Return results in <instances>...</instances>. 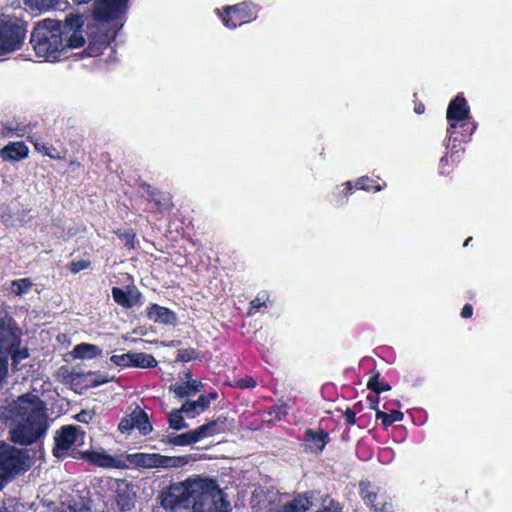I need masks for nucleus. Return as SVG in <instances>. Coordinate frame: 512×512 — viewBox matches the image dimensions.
Masks as SVG:
<instances>
[{
  "label": "nucleus",
  "mask_w": 512,
  "mask_h": 512,
  "mask_svg": "<svg viewBox=\"0 0 512 512\" xmlns=\"http://www.w3.org/2000/svg\"><path fill=\"white\" fill-rule=\"evenodd\" d=\"M82 16L69 15L64 22L54 19L39 21L34 27L30 43L38 57L54 62L67 49H76L85 44Z\"/></svg>",
  "instance_id": "nucleus-1"
},
{
  "label": "nucleus",
  "mask_w": 512,
  "mask_h": 512,
  "mask_svg": "<svg viewBox=\"0 0 512 512\" xmlns=\"http://www.w3.org/2000/svg\"><path fill=\"white\" fill-rule=\"evenodd\" d=\"M45 410L44 402L37 395L27 393L18 397L10 406L15 422L11 430L13 442L29 445L39 440L48 428Z\"/></svg>",
  "instance_id": "nucleus-2"
},
{
  "label": "nucleus",
  "mask_w": 512,
  "mask_h": 512,
  "mask_svg": "<svg viewBox=\"0 0 512 512\" xmlns=\"http://www.w3.org/2000/svg\"><path fill=\"white\" fill-rule=\"evenodd\" d=\"M129 0H97L94 4V17L101 23L110 25L107 34L90 43L85 49V54L89 57L100 55L103 49L107 48L114 40L117 31L123 26Z\"/></svg>",
  "instance_id": "nucleus-3"
},
{
  "label": "nucleus",
  "mask_w": 512,
  "mask_h": 512,
  "mask_svg": "<svg viewBox=\"0 0 512 512\" xmlns=\"http://www.w3.org/2000/svg\"><path fill=\"white\" fill-rule=\"evenodd\" d=\"M448 121L447 148L457 147V142H466L477 128L476 123L470 126V108L462 94H458L448 105L446 112Z\"/></svg>",
  "instance_id": "nucleus-4"
},
{
  "label": "nucleus",
  "mask_w": 512,
  "mask_h": 512,
  "mask_svg": "<svg viewBox=\"0 0 512 512\" xmlns=\"http://www.w3.org/2000/svg\"><path fill=\"white\" fill-rule=\"evenodd\" d=\"M203 480L195 478L171 484L161 494V505L173 512H191L199 492L202 491Z\"/></svg>",
  "instance_id": "nucleus-5"
},
{
  "label": "nucleus",
  "mask_w": 512,
  "mask_h": 512,
  "mask_svg": "<svg viewBox=\"0 0 512 512\" xmlns=\"http://www.w3.org/2000/svg\"><path fill=\"white\" fill-rule=\"evenodd\" d=\"M202 491L199 492L192 512H230V502L225 498L224 492L216 481L204 479Z\"/></svg>",
  "instance_id": "nucleus-6"
},
{
  "label": "nucleus",
  "mask_w": 512,
  "mask_h": 512,
  "mask_svg": "<svg viewBox=\"0 0 512 512\" xmlns=\"http://www.w3.org/2000/svg\"><path fill=\"white\" fill-rule=\"evenodd\" d=\"M259 11L260 6L252 1H243L235 5L215 9L223 25L231 30L255 21Z\"/></svg>",
  "instance_id": "nucleus-7"
},
{
  "label": "nucleus",
  "mask_w": 512,
  "mask_h": 512,
  "mask_svg": "<svg viewBox=\"0 0 512 512\" xmlns=\"http://www.w3.org/2000/svg\"><path fill=\"white\" fill-rule=\"evenodd\" d=\"M29 468L26 453L8 444H0V489L15 475Z\"/></svg>",
  "instance_id": "nucleus-8"
},
{
  "label": "nucleus",
  "mask_w": 512,
  "mask_h": 512,
  "mask_svg": "<svg viewBox=\"0 0 512 512\" xmlns=\"http://www.w3.org/2000/svg\"><path fill=\"white\" fill-rule=\"evenodd\" d=\"M130 464L145 468H180L189 462L188 456H165L159 453H134L127 456Z\"/></svg>",
  "instance_id": "nucleus-9"
},
{
  "label": "nucleus",
  "mask_w": 512,
  "mask_h": 512,
  "mask_svg": "<svg viewBox=\"0 0 512 512\" xmlns=\"http://www.w3.org/2000/svg\"><path fill=\"white\" fill-rule=\"evenodd\" d=\"M26 29L16 18H0V56L21 48Z\"/></svg>",
  "instance_id": "nucleus-10"
},
{
  "label": "nucleus",
  "mask_w": 512,
  "mask_h": 512,
  "mask_svg": "<svg viewBox=\"0 0 512 512\" xmlns=\"http://www.w3.org/2000/svg\"><path fill=\"white\" fill-rule=\"evenodd\" d=\"M11 324V319L7 316L0 319V390L4 387L8 375L9 351L18 343Z\"/></svg>",
  "instance_id": "nucleus-11"
},
{
  "label": "nucleus",
  "mask_w": 512,
  "mask_h": 512,
  "mask_svg": "<svg viewBox=\"0 0 512 512\" xmlns=\"http://www.w3.org/2000/svg\"><path fill=\"white\" fill-rule=\"evenodd\" d=\"M53 454L57 458L63 457L73 446H80L84 443V432L74 426L62 427L55 437Z\"/></svg>",
  "instance_id": "nucleus-12"
},
{
  "label": "nucleus",
  "mask_w": 512,
  "mask_h": 512,
  "mask_svg": "<svg viewBox=\"0 0 512 512\" xmlns=\"http://www.w3.org/2000/svg\"><path fill=\"white\" fill-rule=\"evenodd\" d=\"M360 495L366 505L373 508L374 512H392V504L388 503L379 488L368 481L359 483Z\"/></svg>",
  "instance_id": "nucleus-13"
},
{
  "label": "nucleus",
  "mask_w": 512,
  "mask_h": 512,
  "mask_svg": "<svg viewBox=\"0 0 512 512\" xmlns=\"http://www.w3.org/2000/svg\"><path fill=\"white\" fill-rule=\"evenodd\" d=\"M312 496L309 493L298 494L286 502H270L267 512H308L312 506Z\"/></svg>",
  "instance_id": "nucleus-14"
},
{
  "label": "nucleus",
  "mask_w": 512,
  "mask_h": 512,
  "mask_svg": "<svg viewBox=\"0 0 512 512\" xmlns=\"http://www.w3.org/2000/svg\"><path fill=\"white\" fill-rule=\"evenodd\" d=\"M115 493L116 504L121 511H130L134 508L136 492L133 485H130L125 480H118Z\"/></svg>",
  "instance_id": "nucleus-15"
},
{
  "label": "nucleus",
  "mask_w": 512,
  "mask_h": 512,
  "mask_svg": "<svg viewBox=\"0 0 512 512\" xmlns=\"http://www.w3.org/2000/svg\"><path fill=\"white\" fill-rule=\"evenodd\" d=\"M83 458L90 464L102 468H118L121 463L120 460L107 454L104 450L84 452Z\"/></svg>",
  "instance_id": "nucleus-16"
},
{
  "label": "nucleus",
  "mask_w": 512,
  "mask_h": 512,
  "mask_svg": "<svg viewBox=\"0 0 512 512\" xmlns=\"http://www.w3.org/2000/svg\"><path fill=\"white\" fill-rule=\"evenodd\" d=\"M114 301L124 308H131L139 302L141 294L135 287H127L126 290L118 287L112 288Z\"/></svg>",
  "instance_id": "nucleus-17"
},
{
  "label": "nucleus",
  "mask_w": 512,
  "mask_h": 512,
  "mask_svg": "<svg viewBox=\"0 0 512 512\" xmlns=\"http://www.w3.org/2000/svg\"><path fill=\"white\" fill-rule=\"evenodd\" d=\"M147 317L155 323L165 325H174L177 322L176 314L172 310L158 304H150L147 308Z\"/></svg>",
  "instance_id": "nucleus-18"
},
{
  "label": "nucleus",
  "mask_w": 512,
  "mask_h": 512,
  "mask_svg": "<svg viewBox=\"0 0 512 512\" xmlns=\"http://www.w3.org/2000/svg\"><path fill=\"white\" fill-rule=\"evenodd\" d=\"M226 420V417L220 416L196 428L195 432L198 442L205 438L224 433L227 430Z\"/></svg>",
  "instance_id": "nucleus-19"
},
{
  "label": "nucleus",
  "mask_w": 512,
  "mask_h": 512,
  "mask_svg": "<svg viewBox=\"0 0 512 512\" xmlns=\"http://www.w3.org/2000/svg\"><path fill=\"white\" fill-rule=\"evenodd\" d=\"M329 441V435L327 432L320 430L315 432L311 429H308L305 432V445L306 448L311 453H320L325 448L326 444Z\"/></svg>",
  "instance_id": "nucleus-20"
},
{
  "label": "nucleus",
  "mask_w": 512,
  "mask_h": 512,
  "mask_svg": "<svg viewBox=\"0 0 512 512\" xmlns=\"http://www.w3.org/2000/svg\"><path fill=\"white\" fill-rule=\"evenodd\" d=\"M3 160L19 161L28 155V147L23 142H12L1 149Z\"/></svg>",
  "instance_id": "nucleus-21"
},
{
  "label": "nucleus",
  "mask_w": 512,
  "mask_h": 512,
  "mask_svg": "<svg viewBox=\"0 0 512 512\" xmlns=\"http://www.w3.org/2000/svg\"><path fill=\"white\" fill-rule=\"evenodd\" d=\"M188 381L183 384H174L170 387V389L175 393L179 398L188 397L196 394L201 391L204 387L203 383L198 380H191V374L187 373Z\"/></svg>",
  "instance_id": "nucleus-22"
},
{
  "label": "nucleus",
  "mask_w": 512,
  "mask_h": 512,
  "mask_svg": "<svg viewBox=\"0 0 512 512\" xmlns=\"http://www.w3.org/2000/svg\"><path fill=\"white\" fill-rule=\"evenodd\" d=\"M102 354V349L94 344L81 343L74 346L72 355L78 359H93Z\"/></svg>",
  "instance_id": "nucleus-23"
},
{
  "label": "nucleus",
  "mask_w": 512,
  "mask_h": 512,
  "mask_svg": "<svg viewBox=\"0 0 512 512\" xmlns=\"http://www.w3.org/2000/svg\"><path fill=\"white\" fill-rule=\"evenodd\" d=\"M210 405V400L207 396L201 395L196 401H186L182 405V411L189 417H194L206 410Z\"/></svg>",
  "instance_id": "nucleus-24"
},
{
  "label": "nucleus",
  "mask_w": 512,
  "mask_h": 512,
  "mask_svg": "<svg viewBox=\"0 0 512 512\" xmlns=\"http://www.w3.org/2000/svg\"><path fill=\"white\" fill-rule=\"evenodd\" d=\"M198 442L195 429L182 433L167 435L165 443L174 446H187Z\"/></svg>",
  "instance_id": "nucleus-25"
},
{
  "label": "nucleus",
  "mask_w": 512,
  "mask_h": 512,
  "mask_svg": "<svg viewBox=\"0 0 512 512\" xmlns=\"http://www.w3.org/2000/svg\"><path fill=\"white\" fill-rule=\"evenodd\" d=\"M131 367L154 368L157 360L151 355L143 352H131Z\"/></svg>",
  "instance_id": "nucleus-26"
},
{
  "label": "nucleus",
  "mask_w": 512,
  "mask_h": 512,
  "mask_svg": "<svg viewBox=\"0 0 512 512\" xmlns=\"http://www.w3.org/2000/svg\"><path fill=\"white\" fill-rule=\"evenodd\" d=\"M133 418L135 428L138 429L142 435H147L152 431V425L148 419L147 414L144 411H134Z\"/></svg>",
  "instance_id": "nucleus-27"
},
{
  "label": "nucleus",
  "mask_w": 512,
  "mask_h": 512,
  "mask_svg": "<svg viewBox=\"0 0 512 512\" xmlns=\"http://www.w3.org/2000/svg\"><path fill=\"white\" fill-rule=\"evenodd\" d=\"M403 413L398 410H393L390 413H385L381 410H376V419L381 420L382 424L385 427L392 425L395 422H400L403 420Z\"/></svg>",
  "instance_id": "nucleus-28"
},
{
  "label": "nucleus",
  "mask_w": 512,
  "mask_h": 512,
  "mask_svg": "<svg viewBox=\"0 0 512 512\" xmlns=\"http://www.w3.org/2000/svg\"><path fill=\"white\" fill-rule=\"evenodd\" d=\"M31 141L33 142L34 147L38 152L46 156H49L52 159L62 158L61 153L51 145H48L47 143L40 141L39 139L31 138Z\"/></svg>",
  "instance_id": "nucleus-29"
},
{
  "label": "nucleus",
  "mask_w": 512,
  "mask_h": 512,
  "mask_svg": "<svg viewBox=\"0 0 512 512\" xmlns=\"http://www.w3.org/2000/svg\"><path fill=\"white\" fill-rule=\"evenodd\" d=\"M373 182V179H371L370 177L362 176L355 181L354 186L358 190H364L367 192L373 191L375 193L383 190L384 187L386 186L372 185Z\"/></svg>",
  "instance_id": "nucleus-30"
},
{
  "label": "nucleus",
  "mask_w": 512,
  "mask_h": 512,
  "mask_svg": "<svg viewBox=\"0 0 512 512\" xmlns=\"http://www.w3.org/2000/svg\"><path fill=\"white\" fill-rule=\"evenodd\" d=\"M9 318L11 319V323H12L11 325L14 329L15 334H16V336H18L16 327H15V323L11 317H9ZM17 339H19V337H17ZM19 343H20V340H18V343L9 351V355L12 354V360H13L14 366H16L21 360L26 359L29 356L28 350L26 348H23V349L18 348Z\"/></svg>",
  "instance_id": "nucleus-31"
},
{
  "label": "nucleus",
  "mask_w": 512,
  "mask_h": 512,
  "mask_svg": "<svg viewBox=\"0 0 512 512\" xmlns=\"http://www.w3.org/2000/svg\"><path fill=\"white\" fill-rule=\"evenodd\" d=\"M181 409L172 410L169 414V426L174 430H182L188 428V424L185 422Z\"/></svg>",
  "instance_id": "nucleus-32"
},
{
  "label": "nucleus",
  "mask_w": 512,
  "mask_h": 512,
  "mask_svg": "<svg viewBox=\"0 0 512 512\" xmlns=\"http://www.w3.org/2000/svg\"><path fill=\"white\" fill-rule=\"evenodd\" d=\"M151 200L158 206L159 209H169L172 206L171 197L167 193L152 192L150 194Z\"/></svg>",
  "instance_id": "nucleus-33"
},
{
  "label": "nucleus",
  "mask_w": 512,
  "mask_h": 512,
  "mask_svg": "<svg viewBox=\"0 0 512 512\" xmlns=\"http://www.w3.org/2000/svg\"><path fill=\"white\" fill-rule=\"evenodd\" d=\"M32 286H33V283L29 278H22V279L14 280L11 283L13 292L19 296L29 292V290L31 289Z\"/></svg>",
  "instance_id": "nucleus-34"
},
{
  "label": "nucleus",
  "mask_w": 512,
  "mask_h": 512,
  "mask_svg": "<svg viewBox=\"0 0 512 512\" xmlns=\"http://www.w3.org/2000/svg\"><path fill=\"white\" fill-rule=\"evenodd\" d=\"M31 8L47 10L60 4V0H24Z\"/></svg>",
  "instance_id": "nucleus-35"
},
{
  "label": "nucleus",
  "mask_w": 512,
  "mask_h": 512,
  "mask_svg": "<svg viewBox=\"0 0 512 512\" xmlns=\"http://www.w3.org/2000/svg\"><path fill=\"white\" fill-rule=\"evenodd\" d=\"M367 387L374 391L376 394H379L383 391H388L391 388L390 385L380 382L378 376L371 377L368 381Z\"/></svg>",
  "instance_id": "nucleus-36"
},
{
  "label": "nucleus",
  "mask_w": 512,
  "mask_h": 512,
  "mask_svg": "<svg viewBox=\"0 0 512 512\" xmlns=\"http://www.w3.org/2000/svg\"><path fill=\"white\" fill-rule=\"evenodd\" d=\"M131 352L122 354V355H113L110 360L117 366L121 367H131Z\"/></svg>",
  "instance_id": "nucleus-37"
},
{
  "label": "nucleus",
  "mask_w": 512,
  "mask_h": 512,
  "mask_svg": "<svg viewBox=\"0 0 512 512\" xmlns=\"http://www.w3.org/2000/svg\"><path fill=\"white\" fill-rule=\"evenodd\" d=\"M135 428V424H134V418H133V412L121 419L119 425H118V429L122 432V433H130L131 430H133Z\"/></svg>",
  "instance_id": "nucleus-38"
},
{
  "label": "nucleus",
  "mask_w": 512,
  "mask_h": 512,
  "mask_svg": "<svg viewBox=\"0 0 512 512\" xmlns=\"http://www.w3.org/2000/svg\"><path fill=\"white\" fill-rule=\"evenodd\" d=\"M268 298L257 296L250 302V309L248 315H253L254 312L258 311L261 307L267 306Z\"/></svg>",
  "instance_id": "nucleus-39"
},
{
  "label": "nucleus",
  "mask_w": 512,
  "mask_h": 512,
  "mask_svg": "<svg viewBox=\"0 0 512 512\" xmlns=\"http://www.w3.org/2000/svg\"><path fill=\"white\" fill-rule=\"evenodd\" d=\"M197 357V352L194 349H181L178 350L177 360L181 362H188Z\"/></svg>",
  "instance_id": "nucleus-40"
},
{
  "label": "nucleus",
  "mask_w": 512,
  "mask_h": 512,
  "mask_svg": "<svg viewBox=\"0 0 512 512\" xmlns=\"http://www.w3.org/2000/svg\"><path fill=\"white\" fill-rule=\"evenodd\" d=\"M339 188H341L339 193L342 194L344 198L343 200L339 201V204L343 205L347 202V198L352 193V190L355 188V186L351 181H347L343 183Z\"/></svg>",
  "instance_id": "nucleus-41"
},
{
  "label": "nucleus",
  "mask_w": 512,
  "mask_h": 512,
  "mask_svg": "<svg viewBox=\"0 0 512 512\" xmlns=\"http://www.w3.org/2000/svg\"><path fill=\"white\" fill-rule=\"evenodd\" d=\"M269 415L274 416V419L280 420L282 416L287 414V405L281 404L278 406L273 407L271 410H269Z\"/></svg>",
  "instance_id": "nucleus-42"
},
{
  "label": "nucleus",
  "mask_w": 512,
  "mask_h": 512,
  "mask_svg": "<svg viewBox=\"0 0 512 512\" xmlns=\"http://www.w3.org/2000/svg\"><path fill=\"white\" fill-rule=\"evenodd\" d=\"M315 512H343V511H342V506L338 502L331 500L328 502L327 505H324L321 509H318Z\"/></svg>",
  "instance_id": "nucleus-43"
},
{
  "label": "nucleus",
  "mask_w": 512,
  "mask_h": 512,
  "mask_svg": "<svg viewBox=\"0 0 512 512\" xmlns=\"http://www.w3.org/2000/svg\"><path fill=\"white\" fill-rule=\"evenodd\" d=\"M89 262L85 260L73 261L70 264V271L74 274L86 269L89 266Z\"/></svg>",
  "instance_id": "nucleus-44"
},
{
  "label": "nucleus",
  "mask_w": 512,
  "mask_h": 512,
  "mask_svg": "<svg viewBox=\"0 0 512 512\" xmlns=\"http://www.w3.org/2000/svg\"><path fill=\"white\" fill-rule=\"evenodd\" d=\"M256 386V381L252 377H245L242 379H239L237 381V387L241 389H249L254 388Z\"/></svg>",
  "instance_id": "nucleus-45"
},
{
  "label": "nucleus",
  "mask_w": 512,
  "mask_h": 512,
  "mask_svg": "<svg viewBox=\"0 0 512 512\" xmlns=\"http://www.w3.org/2000/svg\"><path fill=\"white\" fill-rule=\"evenodd\" d=\"M359 404L354 405V410L347 409L345 412V420L348 424L353 425L356 423V408Z\"/></svg>",
  "instance_id": "nucleus-46"
},
{
  "label": "nucleus",
  "mask_w": 512,
  "mask_h": 512,
  "mask_svg": "<svg viewBox=\"0 0 512 512\" xmlns=\"http://www.w3.org/2000/svg\"><path fill=\"white\" fill-rule=\"evenodd\" d=\"M366 401L367 403L369 404L370 408L371 409H374L375 411L378 410L377 409V405L379 403V397H378V394H375V395H368L366 397Z\"/></svg>",
  "instance_id": "nucleus-47"
},
{
  "label": "nucleus",
  "mask_w": 512,
  "mask_h": 512,
  "mask_svg": "<svg viewBox=\"0 0 512 512\" xmlns=\"http://www.w3.org/2000/svg\"><path fill=\"white\" fill-rule=\"evenodd\" d=\"M473 314V308L470 304L464 305L461 311V316L463 318H470Z\"/></svg>",
  "instance_id": "nucleus-48"
},
{
  "label": "nucleus",
  "mask_w": 512,
  "mask_h": 512,
  "mask_svg": "<svg viewBox=\"0 0 512 512\" xmlns=\"http://www.w3.org/2000/svg\"><path fill=\"white\" fill-rule=\"evenodd\" d=\"M108 378L106 376L98 375L96 379L91 380L93 386H99L101 384L107 383Z\"/></svg>",
  "instance_id": "nucleus-49"
},
{
  "label": "nucleus",
  "mask_w": 512,
  "mask_h": 512,
  "mask_svg": "<svg viewBox=\"0 0 512 512\" xmlns=\"http://www.w3.org/2000/svg\"><path fill=\"white\" fill-rule=\"evenodd\" d=\"M87 418H91V416L89 413L84 411L77 415V419L81 422H88Z\"/></svg>",
  "instance_id": "nucleus-50"
},
{
  "label": "nucleus",
  "mask_w": 512,
  "mask_h": 512,
  "mask_svg": "<svg viewBox=\"0 0 512 512\" xmlns=\"http://www.w3.org/2000/svg\"><path fill=\"white\" fill-rule=\"evenodd\" d=\"M447 164H448V159H447V157H446V156L442 157V158L440 159V164H439V165H440V169H441V173H444V172H445V171H444V168H445V166H446Z\"/></svg>",
  "instance_id": "nucleus-51"
},
{
  "label": "nucleus",
  "mask_w": 512,
  "mask_h": 512,
  "mask_svg": "<svg viewBox=\"0 0 512 512\" xmlns=\"http://www.w3.org/2000/svg\"><path fill=\"white\" fill-rule=\"evenodd\" d=\"M415 112L417 114H422L424 112V105L423 104H418L415 106Z\"/></svg>",
  "instance_id": "nucleus-52"
},
{
  "label": "nucleus",
  "mask_w": 512,
  "mask_h": 512,
  "mask_svg": "<svg viewBox=\"0 0 512 512\" xmlns=\"http://www.w3.org/2000/svg\"><path fill=\"white\" fill-rule=\"evenodd\" d=\"M208 399L211 401V400H215L217 397H218V394L217 392L213 391V392H210L208 395H207Z\"/></svg>",
  "instance_id": "nucleus-53"
},
{
  "label": "nucleus",
  "mask_w": 512,
  "mask_h": 512,
  "mask_svg": "<svg viewBox=\"0 0 512 512\" xmlns=\"http://www.w3.org/2000/svg\"><path fill=\"white\" fill-rule=\"evenodd\" d=\"M75 4L77 5H82V4H87L89 3L91 0H72Z\"/></svg>",
  "instance_id": "nucleus-54"
},
{
  "label": "nucleus",
  "mask_w": 512,
  "mask_h": 512,
  "mask_svg": "<svg viewBox=\"0 0 512 512\" xmlns=\"http://www.w3.org/2000/svg\"><path fill=\"white\" fill-rule=\"evenodd\" d=\"M472 240L471 237H469L465 242H464V246H467L468 244H470V241Z\"/></svg>",
  "instance_id": "nucleus-55"
},
{
  "label": "nucleus",
  "mask_w": 512,
  "mask_h": 512,
  "mask_svg": "<svg viewBox=\"0 0 512 512\" xmlns=\"http://www.w3.org/2000/svg\"><path fill=\"white\" fill-rule=\"evenodd\" d=\"M87 376H89V377H93V376H96V375H95L94 373H91V372H90V373H88V375H87Z\"/></svg>",
  "instance_id": "nucleus-56"
},
{
  "label": "nucleus",
  "mask_w": 512,
  "mask_h": 512,
  "mask_svg": "<svg viewBox=\"0 0 512 512\" xmlns=\"http://www.w3.org/2000/svg\"><path fill=\"white\" fill-rule=\"evenodd\" d=\"M0 512H8L6 509H0Z\"/></svg>",
  "instance_id": "nucleus-57"
}]
</instances>
